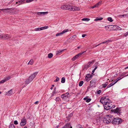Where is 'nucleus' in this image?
Segmentation results:
<instances>
[{"mask_svg":"<svg viewBox=\"0 0 128 128\" xmlns=\"http://www.w3.org/2000/svg\"><path fill=\"white\" fill-rule=\"evenodd\" d=\"M102 1H100L98 3L96 4L95 5L96 8L98 7L99 6L101 5L102 4Z\"/></svg>","mask_w":128,"mask_h":128,"instance_id":"4be33fe9","label":"nucleus"},{"mask_svg":"<svg viewBox=\"0 0 128 128\" xmlns=\"http://www.w3.org/2000/svg\"><path fill=\"white\" fill-rule=\"evenodd\" d=\"M100 102L104 104V108L107 110H109L112 108H114L115 107L114 105L112 104L108 96L102 97Z\"/></svg>","mask_w":128,"mask_h":128,"instance_id":"f257e3e1","label":"nucleus"},{"mask_svg":"<svg viewBox=\"0 0 128 128\" xmlns=\"http://www.w3.org/2000/svg\"><path fill=\"white\" fill-rule=\"evenodd\" d=\"M86 51H85L84 52H82L76 55L75 56H74L73 58H72V61H74L76 60L77 58L79 56H81L82 54L84 52H85Z\"/></svg>","mask_w":128,"mask_h":128,"instance_id":"f8f14e48","label":"nucleus"},{"mask_svg":"<svg viewBox=\"0 0 128 128\" xmlns=\"http://www.w3.org/2000/svg\"><path fill=\"white\" fill-rule=\"evenodd\" d=\"M114 118L113 116L111 115H106L103 119V122L105 123L108 124L110 122L112 123Z\"/></svg>","mask_w":128,"mask_h":128,"instance_id":"f03ea898","label":"nucleus"},{"mask_svg":"<svg viewBox=\"0 0 128 128\" xmlns=\"http://www.w3.org/2000/svg\"><path fill=\"white\" fill-rule=\"evenodd\" d=\"M91 99H90V98H88V99L86 100V102H90L91 101Z\"/></svg>","mask_w":128,"mask_h":128,"instance_id":"58836bf2","label":"nucleus"},{"mask_svg":"<svg viewBox=\"0 0 128 128\" xmlns=\"http://www.w3.org/2000/svg\"><path fill=\"white\" fill-rule=\"evenodd\" d=\"M84 83V82L83 81H80L79 83V85L80 86H82Z\"/></svg>","mask_w":128,"mask_h":128,"instance_id":"473e14b6","label":"nucleus"},{"mask_svg":"<svg viewBox=\"0 0 128 128\" xmlns=\"http://www.w3.org/2000/svg\"><path fill=\"white\" fill-rule=\"evenodd\" d=\"M124 76L122 77V78H120V77H119L118 78V79H120V80L121 79H122V78H123Z\"/></svg>","mask_w":128,"mask_h":128,"instance_id":"864d4df0","label":"nucleus"},{"mask_svg":"<svg viewBox=\"0 0 128 128\" xmlns=\"http://www.w3.org/2000/svg\"><path fill=\"white\" fill-rule=\"evenodd\" d=\"M94 62V61H92V62H90L89 63H90L89 64V65H88V66H90V64H92V62Z\"/></svg>","mask_w":128,"mask_h":128,"instance_id":"a18cd8bd","label":"nucleus"},{"mask_svg":"<svg viewBox=\"0 0 128 128\" xmlns=\"http://www.w3.org/2000/svg\"><path fill=\"white\" fill-rule=\"evenodd\" d=\"M72 128V127L71 126V125H70L69 123L67 124L66 125L62 128H69L70 127Z\"/></svg>","mask_w":128,"mask_h":128,"instance_id":"6ab92c4d","label":"nucleus"},{"mask_svg":"<svg viewBox=\"0 0 128 128\" xmlns=\"http://www.w3.org/2000/svg\"><path fill=\"white\" fill-rule=\"evenodd\" d=\"M54 90L53 91V92L52 93V96H53L54 95Z\"/></svg>","mask_w":128,"mask_h":128,"instance_id":"de8ad7c7","label":"nucleus"},{"mask_svg":"<svg viewBox=\"0 0 128 128\" xmlns=\"http://www.w3.org/2000/svg\"><path fill=\"white\" fill-rule=\"evenodd\" d=\"M81 48V47L80 46H78V47H77V48Z\"/></svg>","mask_w":128,"mask_h":128,"instance_id":"680f3d73","label":"nucleus"},{"mask_svg":"<svg viewBox=\"0 0 128 128\" xmlns=\"http://www.w3.org/2000/svg\"><path fill=\"white\" fill-rule=\"evenodd\" d=\"M68 29L64 30L61 32H58L56 34V36H60L62 34L68 31Z\"/></svg>","mask_w":128,"mask_h":128,"instance_id":"9b49d317","label":"nucleus"},{"mask_svg":"<svg viewBox=\"0 0 128 128\" xmlns=\"http://www.w3.org/2000/svg\"><path fill=\"white\" fill-rule=\"evenodd\" d=\"M11 78V76H8L7 77H6L4 79H5L6 81L10 79V78Z\"/></svg>","mask_w":128,"mask_h":128,"instance_id":"a878e982","label":"nucleus"},{"mask_svg":"<svg viewBox=\"0 0 128 128\" xmlns=\"http://www.w3.org/2000/svg\"><path fill=\"white\" fill-rule=\"evenodd\" d=\"M38 101H36L35 102V104H37Z\"/></svg>","mask_w":128,"mask_h":128,"instance_id":"13d9d810","label":"nucleus"},{"mask_svg":"<svg viewBox=\"0 0 128 128\" xmlns=\"http://www.w3.org/2000/svg\"><path fill=\"white\" fill-rule=\"evenodd\" d=\"M26 123V121L25 118L24 117L22 119L21 122L20 123V125L23 126L25 125Z\"/></svg>","mask_w":128,"mask_h":128,"instance_id":"9d476101","label":"nucleus"},{"mask_svg":"<svg viewBox=\"0 0 128 128\" xmlns=\"http://www.w3.org/2000/svg\"><path fill=\"white\" fill-rule=\"evenodd\" d=\"M70 96V95L68 93L64 94L61 96V97L63 99L66 100L67 98H68Z\"/></svg>","mask_w":128,"mask_h":128,"instance_id":"0eeeda50","label":"nucleus"},{"mask_svg":"<svg viewBox=\"0 0 128 128\" xmlns=\"http://www.w3.org/2000/svg\"><path fill=\"white\" fill-rule=\"evenodd\" d=\"M95 70H94L92 72V74H93V73H94V72H95Z\"/></svg>","mask_w":128,"mask_h":128,"instance_id":"6e6d98bb","label":"nucleus"},{"mask_svg":"<svg viewBox=\"0 0 128 128\" xmlns=\"http://www.w3.org/2000/svg\"><path fill=\"white\" fill-rule=\"evenodd\" d=\"M80 10L79 8L75 6H72V11H78Z\"/></svg>","mask_w":128,"mask_h":128,"instance_id":"a211bd4d","label":"nucleus"},{"mask_svg":"<svg viewBox=\"0 0 128 128\" xmlns=\"http://www.w3.org/2000/svg\"><path fill=\"white\" fill-rule=\"evenodd\" d=\"M122 122V119L118 118H114L112 120V124H120Z\"/></svg>","mask_w":128,"mask_h":128,"instance_id":"7ed1b4c3","label":"nucleus"},{"mask_svg":"<svg viewBox=\"0 0 128 128\" xmlns=\"http://www.w3.org/2000/svg\"><path fill=\"white\" fill-rule=\"evenodd\" d=\"M38 73V72H36L34 73L29 77V78H30L31 80L32 81L34 78L36 76Z\"/></svg>","mask_w":128,"mask_h":128,"instance_id":"6e6552de","label":"nucleus"},{"mask_svg":"<svg viewBox=\"0 0 128 128\" xmlns=\"http://www.w3.org/2000/svg\"><path fill=\"white\" fill-rule=\"evenodd\" d=\"M61 8L63 10H66L71 11L72 10V6L69 5H62L61 6Z\"/></svg>","mask_w":128,"mask_h":128,"instance_id":"20e7f679","label":"nucleus"},{"mask_svg":"<svg viewBox=\"0 0 128 128\" xmlns=\"http://www.w3.org/2000/svg\"><path fill=\"white\" fill-rule=\"evenodd\" d=\"M1 38L4 40H8L11 37L10 35L7 34H1Z\"/></svg>","mask_w":128,"mask_h":128,"instance_id":"39448f33","label":"nucleus"},{"mask_svg":"<svg viewBox=\"0 0 128 128\" xmlns=\"http://www.w3.org/2000/svg\"><path fill=\"white\" fill-rule=\"evenodd\" d=\"M59 80V78L58 77H56V79L54 80V82H56L58 81Z\"/></svg>","mask_w":128,"mask_h":128,"instance_id":"79ce46f5","label":"nucleus"},{"mask_svg":"<svg viewBox=\"0 0 128 128\" xmlns=\"http://www.w3.org/2000/svg\"><path fill=\"white\" fill-rule=\"evenodd\" d=\"M126 34H128V32H127L126 33Z\"/></svg>","mask_w":128,"mask_h":128,"instance_id":"338daca9","label":"nucleus"},{"mask_svg":"<svg viewBox=\"0 0 128 128\" xmlns=\"http://www.w3.org/2000/svg\"><path fill=\"white\" fill-rule=\"evenodd\" d=\"M6 82V80L5 79H4L0 81V84Z\"/></svg>","mask_w":128,"mask_h":128,"instance_id":"4c0bfd02","label":"nucleus"},{"mask_svg":"<svg viewBox=\"0 0 128 128\" xmlns=\"http://www.w3.org/2000/svg\"><path fill=\"white\" fill-rule=\"evenodd\" d=\"M86 36V35L85 34H83L82 35V37L83 38L84 37Z\"/></svg>","mask_w":128,"mask_h":128,"instance_id":"603ef678","label":"nucleus"},{"mask_svg":"<svg viewBox=\"0 0 128 128\" xmlns=\"http://www.w3.org/2000/svg\"><path fill=\"white\" fill-rule=\"evenodd\" d=\"M53 56V54L52 53H50L48 54V57L49 58H52Z\"/></svg>","mask_w":128,"mask_h":128,"instance_id":"cd10ccee","label":"nucleus"},{"mask_svg":"<svg viewBox=\"0 0 128 128\" xmlns=\"http://www.w3.org/2000/svg\"><path fill=\"white\" fill-rule=\"evenodd\" d=\"M126 74V73L125 72H123L122 74V75H121V76H122L124 75H125V74Z\"/></svg>","mask_w":128,"mask_h":128,"instance_id":"8fccbe9b","label":"nucleus"},{"mask_svg":"<svg viewBox=\"0 0 128 128\" xmlns=\"http://www.w3.org/2000/svg\"><path fill=\"white\" fill-rule=\"evenodd\" d=\"M9 128H14V124H10L9 126Z\"/></svg>","mask_w":128,"mask_h":128,"instance_id":"c9c22d12","label":"nucleus"},{"mask_svg":"<svg viewBox=\"0 0 128 128\" xmlns=\"http://www.w3.org/2000/svg\"><path fill=\"white\" fill-rule=\"evenodd\" d=\"M96 8L95 5L92 6V8Z\"/></svg>","mask_w":128,"mask_h":128,"instance_id":"3c124183","label":"nucleus"},{"mask_svg":"<svg viewBox=\"0 0 128 128\" xmlns=\"http://www.w3.org/2000/svg\"><path fill=\"white\" fill-rule=\"evenodd\" d=\"M48 13V12H37L36 13L38 15H43L45 14H47Z\"/></svg>","mask_w":128,"mask_h":128,"instance_id":"4468645a","label":"nucleus"},{"mask_svg":"<svg viewBox=\"0 0 128 128\" xmlns=\"http://www.w3.org/2000/svg\"><path fill=\"white\" fill-rule=\"evenodd\" d=\"M48 28V26H45L41 27V28H42L41 29H42V30L44 29H47Z\"/></svg>","mask_w":128,"mask_h":128,"instance_id":"e433bc0d","label":"nucleus"},{"mask_svg":"<svg viewBox=\"0 0 128 128\" xmlns=\"http://www.w3.org/2000/svg\"><path fill=\"white\" fill-rule=\"evenodd\" d=\"M113 28H114L113 29H114L115 30H116V29H118L119 30H121V28L116 25H114L113 26Z\"/></svg>","mask_w":128,"mask_h":128,"instance_id":"412c9836","label":"nucleus"},{"mask_svg":"<svg viewBox=\"0 0 128 128\" xmlns=\"http://www.w3.org/2000/svg\"><path fill=\"white\" fill-rule=\"evenodd\" d=\"M54 85H52V87H54Z\"/></svg>","mask_w":128,"mask_h":128,"instance_id":"69168bd1","label":"nucleus"},{"mask_svg":"<svg viewBox=\"0 0 128 128\" xmlns=\"http://www.w3.org/2000/svg\"><path fill=\"white\" fill-rule=\"evenodd\" d=\"M101 90H98V94H100L101 93Z\"/></svg>","mask_w":128,"mask_h":128,"instance_id":"c03bdc74","label":"nucleus"},{"mask_svg":"<svg viewBox=\"0 0 128 128\" xmlns=\"http://www.w3.org/2000/svg\"><path fill=\"white\" fill-rule=\"evenodd\" d=\"M117 80H118V81L119 80H120V79H118V78L117 79Z\"/></svg>","mask_w":128,"mask_h":128,"instance_id":"774afa93","label":"nucleus"},{"mask_svg":"<svg viewBox=\"0 0 128 128\" xmlns=\"http://www.w3.org/2000/svg\"><path fill=\"white\" fill-rule=\"evenodd\" d=\"M26 0H18L17 2H16V4H17L18 5H19L23 4L24 2Z\"/></svg>","mask_w":128,"mask_h":128,"instance_id":"ddd939ff","label":"nucleus"},{"mask_svg":"<svg viewBox=\"0 0 128 128\" xmlns=\"http://www.w3.org/2000/svg\"><path fill=\"white\" fill-rule=\"evenodd\" d=\"M14 123L15 124H16V125H17V124H18V121L16 120L14 121Z\"/></svg>","mask_w":128,"mask_h":128,"instance_id":"a19ab883","label":"nucleus"},{"mask_svg":"<svg viewBox=\"0 0 128 128\" xmlns=\"http://www.w3.org/2000/svg\"><path fill=\"white\" fill-rule=\"evenodd\" d=\"M97 68H98V66H96L94 69V70H96Z\"/></svg>","mask_w":128,"mask_h":128,"instance_id":"4d7b16f0","label":"nucleus"},{"mask_svg":"<svg viewBox=\"0 0 128 128\" xmlns=\"http://www.w3.org/2000/svg\"><path fill=\"white\" fill-rule=\"evenodd\" d=\"M108 21H109L110 22H112L113 21V20L111 17H108Z\"/></svg>","mask_w":128,"mask_h":128,"instance_id":"72a5a7b5","label":"nucleus"},{"mask_svg":"<svg viewBox=\"0 0 128 128\" xmlns=\"http://www.w3.org/2000/svg\"><path fill=\"white\" fill-rule=\"evenodd\" d=\"M103 18H98V17H97L95 19V20L96 21L98 20H101Z\"/></svg>","mask_w":128,"mask_h":128,"instance_id":"2f4dec72","label":"nucleus"},{"mask_svg":"<svg viewBox=\"0 0 128 128\" xmlns=\"http://www.w3.org/2000/svg\"><path fill=\"white\" fill-rule=\"evenodd\" d=\"M32 81L31 80V79L30 78H29L27 79H26L25 82V84H29Z\"/></svg>","mask_w":128,"mask_h":128,"instance_id":"f3484780","label":"nucleus"},{"mask_svg":"<svg viewBox=\"0 0 128 128\" xmlns=\"http://www.w3.org/2000/svg\"><path fill=\"white\" fill-rule=\"evenodd\" d=\"M115 82H114V83L115 84L118 81V80H116Z\"/></svg>","mask_w":128,"mask_h":128,"instance_id":"5fc2aeb1","label":"nucleus"},{"mask_svg":"<svg viewBox=\"0 0 128 128\" xmlns=\"http://www.w3.org/2000/svg\"><path fill=\"white\" fill-rule=\"evenodd\" d=\"M121 110L120 108H117L116 109L112 110V112L114 113L117 114H119L121 113Z\"/></svg>","mask_w":128,"mask_h":128,"instance_id":"423d86ee","label":"nucleus"},{"mask_svg":"<svg viewBox=\"0 0 128 128\" xmlns=\"http://www.w3.org/2000/svg\"><path fill=\"white\" fill-rule=\"evenodd\" d=\"M10 10V9H9V8H7V9H1V10Z\"/></svg>","mask_w":128,"mask_h":128,"instance_id":"49530a36","label":"nucleus"},{"mask_svg":"<svg viewBox=\"0 0 128 128\" xmlns=\"http://www.w3.org/2000/svg\"><path fill=\"white\" fill-rule=\"evenodd\" d=\"M114 82H112L110 84L108 85L107 86V88H109L111 87V86H113L114 85Z\"/></svg>","mask_w":128,"mask_h":128,"instance_id":"bb28decb","label":"nucleus"},{"mask_svg":"<svg viewBox=\"0 0 128 128\" xmlns=\"http://www.w3.org/2000/svg\"><path fill=\"white\" fill-rule=\"evenodd\" d=\"M128 68V66H127V67H126L125 68V69H126L127 68Z\"/></svg>","mask_w":128,"mask_h":128,"instance_id":"e2e57ef3","label":"nucleus"},{"mask_svg":"<svg viewBox=\"0 0 128 128\" xmlns=\"http://www.w3.org/2000/svg\"><path fill=\"white\" fill-rule=\"evenodd\" d=\"M108 82H106L105 83V84H102V86H103V87L104 88L105 87L108 85Z\"/></svg>","mask_w":128,"mask_h":128,"instance_id":"7c9ffc66","label":"nucleus"},{"mask_svg":"<svg viewBox=\"0 0 128 128\" xmlns=\"http://www.w3.org/2000/svg\"><path fill=\"white\" fill-rule=\"evenodd\" d=\"M124 36H127L128 35V34H126V33L124 34Z\"/></svg>","mask_w":128,"mask_h":128,"instance_id":"052dcab7","label":"nucleus"},{"mask_svg":"<svg viewBox=\"0 0 128 128\" xmlns=\"http://www.w3.org/2000/svg\"><path fill=\"white\" fill-rule=\"evenodd\" d=\"M128 16L127 14H122L121 15H120L118 16L120 18H122L123 17H125Z\"/></svg>","mask_w":128,"mask_h":128,"instance_id":"5701e85b","label":"nucleus"},{"mask_svg":"<svg viewBox=\"0 0 128 128\" xmlns=\"http://www.w3.org/2000/svg\"><path fill=\"white\" fill-rule=\"evenodd\" d=\"M13 92L12 90H10L6 92V94L8 96H10L12 94Z\"/></svg>","mask_w":128,"mask_h":128,"instance_id":"dca6fc26","label":"nucleus"},{"mask_svg":"<svg viewBox=\"0 0 128 128\" xmlns=\"http://www.w3.org/2000/svg\"><path fill=\"white\" fill-rule=\"evenodd\" d=\"M105 28H108V26H105Z\"/></svg>","mask_w":128,"mask_h":128,"instance_id":"0e129e2a","label":"nucleus"},{"mask_svg":"<svg viewBox=\"0 0 128 128\" xmlns=\"http://www.w3.org/2000/svg\"><path fill=\"white\" fill-rule=\"evenodd\" d=\"M112 41L111 40H106V41H105L103 42H101L100 44H98V45L96 46V47L97 46H98L99 45H100L102 44H104V43H107V44L109 42H112Z\"/></svg>","mask_w":128,"mask_h":128,"instance_id":"2eb2a0df","label":"nucleus"},{"mask_svg":"<svg viewBox=\"0 0 128 128\" xmlns=\"http://www.w3.org/2000/svg\"><path fill=\"white\" fill-rule=\"evenodd\" d=\"M33 0H26V2L27 3L30 2Z\"/></svg>","mask_w":128,"mask_h":128,"instance_id":"37998d69","label":"nucleus"},{"mask_svg":"<svg viewBox=\"0 0 128 128\" xmlns=\"http://www.w3.org/2000/svg\"><path fill=\"white\" fill-rule=\"evenodd\" d=\"M82 20L83 21H88L90 20V19L88 18H83L82 19Z\"/></svg>","mask_w":128,"mask_h":128,"instance_id":"c85d7f7f","label":"nucleus"},{"mask_svg":"<svg viewBox=\"0 0 128 128\" xmlns=\"http://www.w3.org/2000/svg\"><path fill=\"white\" fill-rule=\"evenodd\" d=\"M42 28H35L34 29V30L36 31H38L39 30H42Z\"/></svg>","mask_w":128,"mask_h":128,"instance_id":"f704fd0d","label":"nucleus"},{"mask_svg":"<svg viewBox=\"0 0 128 128\" xmlns=\"http://www.w3.org/2000/svg\"><path fill=\"white\" fill-rule=\"evenodd\" d=\"M64 50H57L56 51V54H58L59 53L63 52Z\"/></svg>","mask_w":128,"mask_h":128,"instance_id":"b1692460","label":"nucleus"},{"mask_svg":"<svg viewBox=\"0 0 128 128\" xmlns=\"http://www.w3.org/2000/svg\"><path fill=\"white\" fill-rule=\"evenodd\" d=\"M96 81L94 80H92L90 82V84L92 85V86H93L96 84Z\"/></svg>","mask_w":128,"mask_h":128,"instance_id":"aec40b11","label":"nucleus"},{"mask_svg":"<svg viewBox=\"0 0 128 128\" xmlns=\"http://www.w3.org/2000/svg\"><path fill=\"white\" fill-rule=\"evenodd\" d=\"M65 78L64 77L62 78L61 79V82L62 83H64L65 82Z\"/></svg>","mask_w":128,"mask_h":128,"instance_id":"c756f323","label":"nucleus"},{"mask_svg":"<svg viewBox=\"0 0 128 128\" xmlns=\"http://www.w3.org/2000/svg\"><path fill=\"white\" fill-rule=\"evenodd\" d=\"M76 37V36H73L72 37V38H75Z\"/></svg>","mask_w":128,"mask_h":128,"instance_id":"bf43d9fd","label":"nucleus"},{"mask_svg":"<svg viewBox=\"0 0 128 128\" xmlns=\"http://www.w3.org/2000/svg\"><path fill=\"white\" fill-rule=\"evenodd\" d=\"M88 98H86H86H84V100H86H86H87L88 99Z\"/></svg>","mask_w":128,"mask_h":128,"instance_id":"09e8293b","label":"nucleus"},{"mask_svg":"<svg viewBox=\"0 0 128 128\" xmlns=\"http://www.w3.org/2000/svg\"><path fill=\"white\" fill-rule=\"evenodd\" d=\"M92 77V75L90 74H87L85 78V80L87 82L89 81L91 79Z\"/></svg>","mask_w":128,"mask_h":128,"instance_id":"1a4fd4ad","label":"nucleus"},{"mask_svg":"<svg viewBox=\"0 0 128 128\" xmlns=\"http://www.w3.org/2000/svg\"><path fill=\"white\" fill-rule=\"evenodd\" d=\"M60 100V98L58 97H57L56 99V101H59Z\"/></svg>","mask_w":128,"mask_h":128,"instance_id":"ea45409f","label":"nucleus"},{"mask_svg":"<svg viewBox=\"0 0 128 128\" xmlns=\"http://www.w3.org/2000/svg\"><path fill=\"white\" fill-rule=\"evenodd\" d=\"M33 62H34L33 60H31L29 62H28V64H30L31 65H32L33 64Z\"/></svg>","mask_w":128,"mask_h":128,"instance_id":"393cba45","label":"nucleus"}]
</instances>
